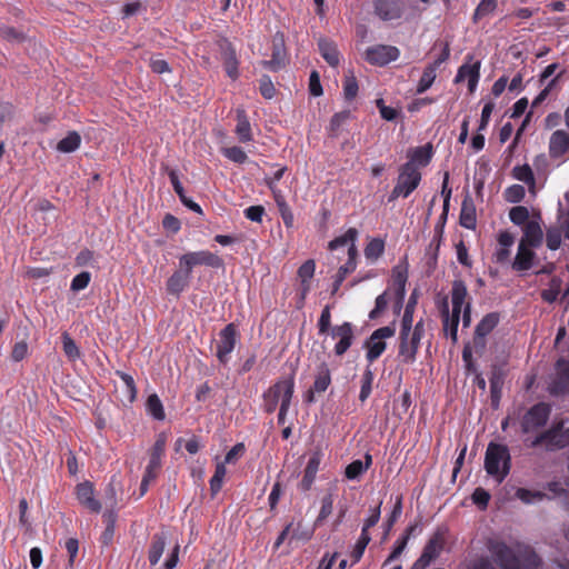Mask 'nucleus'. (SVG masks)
Segmentation results:
<instances>
[{
	"mask_svg": "<svg viewBox=\"0 0 569 569\" xmlns=\"http://www.w3.org/2000/svg\"><path fill=\"white\" fill-rule=\"evenodd\" d=\"M487 549L501 569H539L542 565L540 556L530 547L516 552L505 541L489 539Z\"/></svg>",
	"mask_w": 569,
	"mask_h": 569,
	"instance_id": "1",
	"label": "nucleus"
},
{
	"mask_svg": "<svg viewBox=\"0 0 569 569\" xmlns=\"http://www.w3.org/2000/svg\"><path fill=\"white\" fill-rule=\"evenodd\" d=\"M511 469V456L506 445L489 442L485 455V470L502 482Z\"/></svg>",
	"mask_w": 569,
	"mask_h": 569,
	"instance_id": "2",
	"label": "nucleus"
},
{
	"mask_svg": "<svg viewBox=\"0 0 569 569\" xmlns=\"http://www.w3.org/2000/svg\"><path fill=\"white\" fill-rule=\"evenodd\" d=\"M295 392V376L281 378L262 393V408L266 413L276 411L279 403L291 405Z\"/></svg>",
	"mask_w": 569,
	"mask_h": 569,
	"instance_id": "3",
	"label": "nucleus"
},
{
	"mask_svg": "<svg viewBox=\"0 0 569 569\" xmlns=\"http://www.w3.org/2000/svg\"><path fill=\"white\" fill-rule=\"evenodd\" d=\"M551 406L547 402H538L530 407L520 420V428L523 435L543 428L551 415Z\"/></svg>",
	"mask_w": 569,
	"mask_h": 569,
	"instance_id": "4",
	"label": "nucleus"
},
{
	"mask_svg": "<svg viewBox=\"0 0 569 569\" xmlns=\"http://www.w3.org/2000/svg\"><path fill=\"white\" fill-rule=\"evenodd\" d=\"M396 333L395 323L376 329L365 342L366 359L369 366L373 363L386 351V339Z\"/></svg>",
	"mask_w": 569,
	"mask_h": 569,
	"instance_id": "5",
	"label": "nucleus"
},
{
	"mask_svg": "<svg viewBox=\"0 0 569 569\" xmlns=\"http://www.w3.org/2000/svg\"><path fill=\"white\" fill-rule=\"evenodd\" d=\"M198 266H206L214 269L224 267L223 259L209 250L189 251L179 258V267L192 271Z\"/></svg>",
	"mask_w": 569,
	"mask_h": 569,
	"instance_id": "6",
	"label": "nucleus"
},
{
	"mask_svg": "<svg viewBox=\"0 0 569 569\" xmlns=\"http://www.w3.org/2000/svg\"><path fill=\"white\" fill-rule=\"evenodd\" d=\"M563 421L555 422L550 428L538 433L533 439H526V446L530 449L545 447L547 451L559 450V439L563 435Z\"/></svg>",
	"mask_w": 569,
	"mask_h": 569,
	"instance_id": "7",
	"label": "nucleus"
},
{
	"mask_svg": "<svg viewBox=\"0 0 569 569\" xmlns=\"http://www.w3.org/2000/svg\"><path fill=\"white\" fill-rule=\"evenodd\" d=\"M239 340V331L234 323H228L220 332L216 347V357L220 363L227 365L230 355Z\"/></svg>",
	"mask_w": 569,
	"mask_h": 569,
	"instance_id": "8",
	"label": "nucleus"
},
{
	"mask_svg": "<svg viewBox=\"0 0 569 569\" xmlns=\"http://www.w3.org/2000/svg\"><path fill=\"white\" fill-rule=\"evenodd\" d=\"M400 57V50L395 46L376 44L366 50V60L372 66L383 67Z\"/></svg>",
	"mask_w": 569,
	"mask_h": 569,
	"instance_id": "9",
	"label": "nucleus"
},
{
	"mask_svg": "<svg viewBox=\"0 0 569 569\" xmlns=\"http://www.w3.org/2000/svg\"><path fill=\"white\" fill-rule=\"evenodd\" d=\"M551 396L569 395V361L560 358L556 362V376L548 386Z\"/></svg>",
	"mask_w": 569,
	"mask_h": 569,
	"instance_id": "10",
	"label": "nucleus"
},
{
	"mask_svg": "<svg viewBox=\"0 0 569 569\" xmlns=\"http://www.w3.org/2000/svg\"><path fill=\"white\" fill-rule=\"evenodd\" d=\"M330 336L337 339L335 353L338 357L343 356L352 346L355 340V326L351 322H343L331 328Z\"/></svg>",
	"mask_w": 569,
	"mask_h": 569,
	"instance_id": "11",
	"label": "nucleus"
},
{
	"mask_svg": "<svg viewBox=\"0 0 569 569\" xmlns=\"http://www.w3.org/2000/svg\"><path fill=\"white\" fill-rule=\"evenodd\" d=\"M446 536L447 530L438 528L429 538L419 557L425 562V565L429 566L433 560H436L440 556L447 543Z\"/></svg>",
	"mask_w": 569,
	"mask_h": 569,
	"instance_id": "12",
	"label": "nucleus"
},
{
	"mask_svg": "<svg viewBox=\"0 0 569 569\" xmlns=\"http://www.w3.org/2000/svg\"><path fill=\"white\" fill-rule=\"evenodd\" d=\"M287 51L282 33H277L272 39V53L270 60H262L260 64L269 71L277 72L286 67Z\"/></svg>",
	"mask_w": 569,
	"mask_h": 569,
	"instance_id": "13",
	"label": "nucleus"
},
{
	"mask_svg": "<svg viewBox=\"0 0 569 569\" xmlns=\"http://www.w3.org/2000/svg\"><path fill=\"white\" fill-rule=\"evenodd\" d=\"M375 14L382 21L398 20L405 11L403 0H372Z\"/></svg>",
	"mask_w": 569,
	"mask_h": 569,
	"instance_id": "14",
	"label": "nucleus"
},
{
	"mask_svg": "<svg viewBox=\"0 0 569 569\" xmlns=\"http://www.w3.org/2000/svg\"><path fill=\"white\" fill-rule=\"evenodd\" d=\"M421 338L409 333L399 335L398 357L401 362L412 365L417 359Z\"/></svg>",
	"mask_w": 569,
	"mask_h": 569,
	"instance_id": "15",
	"label": "nucleus"
},
{
	"mask_svg": "<svg viewBox=\"0 0 569 569\" xmlns=\"http://www.w3.org/2000/svg\"><path fill=\"white\" fill-rule=\"evenodd\" d=\"M421 173L418 168H413L411 163H405L399 169L397 184L409 197L419 186Z\"/></svg>",
	"mask_w": 569,
	"mask_h": 569,
	"instance_id": "16",
	"label": "nucleus"
},
{
	"mask_svg": "<svg viewBox=\"0 0 569 569\" xmlns=\"http://www.w3.org/2000/svg\"><path fill=\"white\" fill-rule=\"evenodd\" d=\"M167 445V435L161 432L158 435L151 450L149 462L144 472L158 477L161 469V459L164 456Z\"/></svg>",
	"mask_w": 569,
	"mask_h": 569,
	"instance_id": "17",
	"label": "nucleus"
},
{
	"mask_svg": "<svg viewBox=\"0 0 569 569\" xmlns=\"http://www.w3.org/2000/svg\"><path fill=\"white\" fill-rule=\"evenodd\" d=\"M191 273L187 269L179 267L167 280L166 289L171 296L179 297L190 283Z\"/></svg>",
	"mask_w": 569,
	"mask_h": 569,
	"instance_id": "18",
	"label": "nucleus"
},
{
	"mask_svg": "<svg viewBox=\"0 0 569 569\" xmlns=\"http://www.w3.org/2000/svg\"><path fill=\"white\" fill-rule=\"evenodd\" d=\"M76 496L79 502L90 511L98 513L101 510V503L94 498V487L91 482L78 483Z\"/></svg>",
	"mask_w": 569,
	"mask_h": 569,
	"instance_id": "19",
	"label": "nucleus"
},
{
	"mask_svg": "<svg viewBox=\"0 0 569 569\" xmlns=\"http://www.w3.org/2000/svg\"><path fill=\"white\" fill-rule=\"evenodd\" d=\"M569 151V132L559 129L552 132L549 141V154L552 159L561 158Z\"/></svg>",
	"mask_w": 569,
	"mask_h": 569,
	"instance_id": "20",
	"label": "nucleus"
},
{
	"mask_svg": "<svg viewBox=\"0 0 569 569\" xmlns=\"http://www.w3.org/2000/svg\"><path fill=\"white\" fill-rule=\"evenodd\" d=\"M523 236L520 240L521 243L538 248L543 240V232L539 221L530 220L522 228Z\"/></svg>",
	"mask_w": 569,
	"mask_h": 569,
	"instance_id": "21",
	"label": "nucleus"
},
{
	"mask_svg": "<svg viewBox=\"0 0 569 569\" xmlns=\"http://www.w3.org/2000/svg\"><path fill=\"white\" fill-rule=\"evenodd\" d=\"M459 223L466 229H469V230L476 229V226H477L476 207H475L472 198L469 194H467L461 202Z\"/></svg>",
	"mask_w": 569,
	"mask_h": 569,
	"instance_id": "22",
	"label": "nucleus"
},
{
	"mask_svg": "<svg viewBox=\"0 0 569 569\" xmlns=\"http://www.w3.org/2000/svg\"><path fill=\"white\" fill-rule=\"evenodd\" d=\"M432 156H433L432 144L426 143L425 146L417 147L415 149H411L408 152L409 160L407 163H411L413 166V168H418V169H419V167H427L430 163Z\"/></svg>",
	"mask_w": 569,
	"mask_h": 569,
	"instance_id": "23",
	"label": "nucleus"
},
{
	"mask_svg": "<svg viewBox=\"0 0 569 569\" xmlns=\"http://www.w3.org/2000/svg\"><path fill=\"white\" fill-rule=\"evenodd\" d=\"M221 56H222V64H223L227 76L231 80H237L239 78V60H238L237 52H236L234 48L230 43H228L222 49Z\"/></svg>",
	"mask_w": 569,
	"mask_h": 569,
	"instance_id": "24",
	"label": "nucleus"
},
{
	"mask_svg": "<svg viewBox=\"0 0 569 569\" xmlns=\"http://www.w3.org/2000/svg\"><path fill=\"white\" fill-rule=\"evenodd\" d=\"M505 371L502 368L493 366L491 370V375L489 378L490 382V396H491V403L493 407H497L499 405L502 388L505 383Z\"/></svg>",
	"mask_w": 569,
	"mask_h": 569,
	"instance_id": "25",
	"label": "nucleus"
},
{
	"mask_svg": "<svg viewBox=\"0 0 569 569\" xmlns=\"http://www.w3.org/2000/svg\"><path fill=\"white\" fill-rule=\"evenodd\" d=\"M168 176H169L170 182L172 184V188H173L174 192L178 194L180 201L187 208L192 210L193 212L202 214L201 207L197 202H194L192 199H190V198H188L186 196L184 189H183V187H182V184H181V182L179 180L177 171L173 170V169H169L168 170Z\"/></svg>",
	"mask_w": 569,
	"mask_h": 569,
	"instance_id": "26",
	"label": "nucleus"
},
{
	"mask_svg": "<svg viewBox=\"0 0 569 569\" xmlns=\"http://www.w3.org/2000/svg\"><path fill=\"white\" fill-rule=\"evenodd\" d=\"M320 462H321V455L319 452H315L309 458L306 469H305V472H303V477L300 481V488L303 491H308L311 489V487L315 482L317 472L319 470Z\"/></svg>",
	"mask_w": 569,
	"mask_h": 569,
	"instance_id": "27",
	"label": "nucleus"
},
{
	"mask_svg": "<svg viewBox=\"0 0 569 569\" xmlns=\"http://www.w3.org/2000/svg\"><path fill=\"white\" fill-rule=\"evenodd\" d=\"M531 248V246L519 242L518 252L512 262V269L517 271H527L532 267L536 253Z\"/></svg>",
	"mask_w": 569,
	"mask_h": 569,
	"instance_id": "28",
	"label": "nucleus"
},
{
	"mask_svg": "<svg viewBox=\"0 0 569 569\" xmlns=\"http://www.w3.org/2000/svg\"><path fill=\"white\" fill-rule=\"evenodd\" d=\"M237 126L234 132L240 142L247 143L252 141L251 124L244 109L239 108L236 111Z\"/></svg>",
	"mask_w": 569,
	"mask_h": 569,
	"instance_id": "29",
	"label": "nucleus"
},
{
	"mask_svg": "<svg viewBox=\"0 0 569 569\" xmlns=\"http://www.w3.org/2000/svg\"><path fill=\"white\" fill-rule=\"evenodd\" d=\"M318 49L321 57L331 67H337L340 62V53L336 43L328 38H320L318 41Z\"/></svg>",
	"mask_w": 569,
	"mask_h": 569,
	"instance_id": "30",
	"label": "nucleus"
},
{
	"mask_svg": "<svg viewBox=\"0 0 569 569\" xmlns=\"http://www.w3.org/2000/svg\"><path fill=\"white\" fill-rule=\"evenodd\" d=\"M468 296L467 286L462 280H455L451 288V302L452 312L461 315L462 309L466 306V298Z\"/></svg>",
	"mask_w": 569,
	"mask_h": 569,
	"instance_id": "31",
	"label": "nucleus"
},
{
	"mask_svg": "<svg viewBox=\"0 0 569 569\" xmlns=\"http://www.w3.org/2000/svg\"><path fill=\"white\" fill-rule=\"evenodd\" d=\"M441 317L446 335H448L452 342L456 343L458 341V326L460 321V315H456L453 312L450 315L448 305L445 302L441 310Z\"/></svg>",
	"mask_w": 569,
	"mask_h": 569,
	"instance_id": "32",
	"label": "nucleus"
},
{
	"mask_svg": "<svg viewBox=\"0 0 569 569\" xmlns=\"http://www.w3.org/2000/svg\"><path fill=\"white\" fill-rule=\"evenodd\" d=\"M166 548V536L163 533H154L152 536L149 549L148 560L151 566H156L161 559Z\"/></svg>",
	"mask_w": 569,
	"mask_h": 569,
	"instance_id": "33",
	"label": "nucleus"
},
{
	"mask_svg": "<svg viewBox=\"0 0 569 569\" xmlns=\"http://www.w3.org/2000/svg\"><path fill=\"white\" fill-rule=\"evenodd\" d=\"M331 383V372L326 362H321L317 368V373L315 377L313 385L311 388L317 391V393L325 392Z\"/></svg>",
	"mask_w": 569,
	"mask_h": 569,
	"instance_id": "34",
	"label": "nucleus"
},
{
	"mask_svg": "<svg viewBox=\"0 0 569 569\" xmlns=\"http://www.w3.org/2000/svg\"><path fill=\"white\" fill-rule=\"evenodd\" d=\"M392 282L395 287V295L398 303V309H400L406 293L407 272L393 269Z\"/></svg>",
	"mask_w": 569,
	"mask_h": 569,
	"instance_id": "35",
	"label": "nucleus"
},
{
	"mask_svg": "<svg viewBox=\"0 0 569 569\" xmlns=\"http://www.w3.org/2000/svg\"><path fill=\"white\" fill-rule=\"evenodd\" d=\"M351 119V112L349 110H343L335 113L331 117L330 124L328 128V134L331 138H338L343 124L347 123L348 120Z\"/></svg>",
	"mask_w": 569,
	"mask_h": 569,
	"instance_id": "36",
	"label": "nucleus"
},
{
	"mask_svg": "<svg viewBox=\"0 0 569 569\" xmlns=\"http://www.w3.org/2000/svg\"><path fill=\"white\" fill-rule=\"evenodd\" d=\"M500 315L498 312L487 313L476 326L475 332L478 336H488L499 323Z\"/></svg>",
	"mask_w": 569,
	"mask_h": 569,
	"instance_id": "37",
	"label": "nucleus"
},
{
	"mask_svg": "<svg viewBox=\"0 0 569 569\" xmlns=\"http://www.w3.org/2000/svg\"><path fill=\"white\" fill-rule=\"evenodd\" d=\"M511 173L515 179L525 182L529 187V190L533 191L535 186H536V180H535L533 171L528 163L513 167Z\"/></svg>",
	"mask_w": 569,
	"mask_h": 569,
	"instance_id": "38",
	"label": "nucleus"
},
{
	"mask_svg": "<svg viewBox=\"0 0 569 569\" xmlns=\"http://www.w3.org/2000/svg\"><path fill=\"white\" fill-rule=\"evenodd\" d=\"M437 68L432 64H428L422 72L421 78L418 81L416 93L421 94L426 92L435 82L437 78Z\"/></svg>",
	"mask_w": 569,
	"mask_h": 569,
	"instance_id": "39",
	"label": "nucleus"
},
{
	"mask_svg": "<svg viewBox=\"0 0 569 569\" xmlns=\"http://www.w3.org/2000/svg\"><path fill=\"white\" fill-rule=\"evenodd\" d=\"M80 134L77 131H70L58 142L57 150L63 153H70L76 151L80 147Z\"/></svg>",
	"mask_w": 569,
	"mask_h": 569,
	"instance_id": "40",
	"label": "nucleus"
},
{
	"mask_svg": "<svg viewBox=\"0 0 569 569\" xmlns=\"http://www.w3.org/2000/svg\"><path fill=\"white\" fill-rule=\"evenodd\" d=\"M375 380V373L371 370L370 366H367L361 376V386L359 392V400L365 402L371 395L372 385Z\"/></svg>",
	"mask_w": 569,
	"mask_h": 569,
	"instance_id": "41",
	"label": "nucleus"
},
{
	"mask_svg": "<svg viewBox=\"0 0 569 569\" xmlns=\"http://www.w3.org/2000/svg\"><path fill=\"white\" fill-rule=\"evenodd\" d=\"M146 408L153 419L161 421L166 418L162 402L157 393H152L147 398Z\"/></svg>",
	"mask_w": 569,
	"mask_h": 569,
	"instance_id": "42",
	"label": "nucleus"
},
{
	"mask_svg": "<svg viewBox=\"0 0 569 569\" xmlns=\"http://www.w3.org/2000/svg\"><path fill=\"white\" fill-rule=\"evenodd\" d=\"M357 257H358V250L356 248V244L349 246L348 260L343 266H341L338 269L336 276H338L339 278L345 280L349 273L353 272L357 267Z\"/></svg>",
	"mask_w": 569,
	"mask_h": 569,
	"instance_id": "43",
	"label": "nucleus"
},
{
	"mask_svg": "<svg viewBox=\"0 0 569 569\" xmlns=\"http://www.w3.org/2000/svg\"><path fill=\"white\" fill-rule=\"evenodd\" d=\"M333 510V495L331 492L326 493L321 498V507L318 517L315 520L313 527L317 528L323 523V521L332 513Z\"/></svg>",
	"mask_w": 569,
	"mask_h": 569,
	"instance_id": "44",
	"label": "nucleus"
},
{
	"mask_svg": "<svg viewBox=\"0 0 569 569\" xmlns=\"http://www.w3.org/2000/svg\"><path fill=\"white\" fill-rule=\"evenodd\" d=\"M273 200L279 209V213L282 218V221H283L286 228H288V229L292 228L293 222H295V217H293V213H292L289 204L287 203L284 194H277V199H273Z\"/></svg>",
	"mask_w": 569,
	"mask_h": 569,
	"instance_id": "45",
	"label": "nucleus"
},
{
	"mask_svg": "<svg viewBox=\"0 0 569 569\" xmlns=\"http://www.w3.org/2000/svg\"><path fill=\"white\" fill-rule=\"evenodd\" d=\"M363 252L367 260L376 261L385 252V241L380 238L371 239L367 243Z\"/></svg>",
	"mask_w": 569,
	"mask_h": 569,
	"instance_id": "46",
	"label": "nucleus"
},
{
	"mask_svg": "<svg viewBox=\"0 0 569 569\" xmlns=\"http://www.w3.org/2000/svg\"><path fill=\"white\" fill-rule=\"evenodd\" d=\"M358 237V230L356 228H349L345 234L339 236L331 240L328 244L329 250L333 251L340 247H345L348 243L355 244V241Z\"/></svg>",
	"mask_w": 569,
	"mask_h": 569,
	"instance_id": "47",
	"label": "nucleus"
},
{
	"mask_svg": "<svg viewBox=\"0 0 569 569\" xmlns=\"http://www.w3.org/2000/svg\"><path fill=\"white\" fill-rule=\"evenodd\" d=\"M516 497L521 500L523 503L530 505L537 501H541L548 496L539 490H529L526 488H518L516 490Z\"/></svg>",
	"mask_w": 569,
	"mask_h": 569,
	"instance_id": "48",
	"label": "nucleus"
},
{
	"mask_svg": "<svg viewBox=\"0 0 569 569\" xmlns=\"http://www.w3.org/2000/svg\"><path fill=\"white\" fill-rule=\"evenodd\" d=\"M370 541H371L370 533L361 531L360 537L358 538V540L351 551L352 565L360 561V559L362 558L365 550Z\"/></svg>",
	"mask_w": 569,
	"mask_h": 569,
	"instance_id": "49",
	"label": "nucleus"
},
{
	"mask_svg": "<svg viewBox=\"0 0 569 569\" xmlns=\"http://www.w3.org/2000/svg\"><path fill=\"white\" fill-rule=\"evenodd\" d=\"M480 61H476L473 64L463 63L459 67L458 72L455 78V82H461L465 79H470L473 76H480Z\"/></svg>",
	"mask_w": 569,
	"mask_h": 569,
	"instance_id": "50",
	"label": "nucleus"
},
{
	"mask_svg": "<svg viewBox=\"0 0 569 569\" xmlns=\"http://www.w3.org/2000/svg\"><path fill=\"white\" fill-rule=\"evenodd\" d=\"M116 376H118L123 381L126 387L127 399L130 403H132L137 399L138 393L133 377L121 370H117Z\"/></svg>",
	"mask_w": 569,
	"mask_h": 569,
	"instance_id": "51",
	"label": "nucleus"
},
{
	"mask_svg": "<svg viewBox=\"0 0 569 569\" xmlns=\"http://www.w3.org/2000/svg\"><path fill=\"white\" fill-rule=\"evenodd\" d=\"M497 8V0H481L477 6L472 20L475 23L483 19L485 17L491 14Z\"/></svg>",
	"mask_w": 569,
	"mask_h": 569,
	"instance_id": "52",
	"label": "nucleus"
},
{
	"mask_svg": "<svg viewBox=\"0 0 569 569\" xmlns=\"http://www.w3.org/2000/svg\"><path fill=\"white\" fill-rule=\"evenodd\" d=\"M226 473L227 469L224 463H217L214 473L210 479V491L212 496H216L221 490Z\"/></svg>",
	"mask_w": 569,
	"mask_h": 569,
	"instance_id": "53",
	"label": "nucleus"
},
{
	"mask_svg": "<svg viewBox=\"0 0 569 569\" xmlns=\"http://www.w3.org/2000/svg\"><path fill=\"white\" fill-rule=\"evenodd\" d=\"M286 171V166L280 167L271 177H266L263 179V182L270 189L273 199H277V194H283V192L278 188L277 182L282 179Z\"/></svg>",
	"mask_w": 569,
	"mask_h": 569,
	"instance_id": "54",
	"label": "nucleus"
},
{
	"mask_svg": "<svg viewBox=\"0 0 569 569\" xmlns=\"http://www.w3.org/2000/svg\"><path fill=\"white\" fill-rule=\"evenodd\" d=\"M313 528L305 527L302 520H299L297 523L293 522V527L290 531L291 540L309 541L313 536Z\"/></svg>",
	"mask_w": 569,
	"mask_h": 569,
	"instance_id": "55",
	"label": "nucleus"
},
{
	"mask_svg": "<svg viewBox=\"0 0 569 569\" xmlns=\"http://www.w3.org/2000/svg\"><path fill=\"white\" fill-rule=\"evenodd\" d=\"M503 196L507 202L518 203L525 198L526 190L521 184H512L505 190Z\"/></svg>",
	"mask_w": 569,
	"mask_h": 569,
	"instance_id": "56",
	"label": "nucleus"
},
{
	"mask_svg": "<svg viewBox=\"0 0 569 569\" xmlns=\"http://www.w3.org/2000/svg\"><path fill=\"white\" fill-rule=\"evenodd\" d=\"M509 218L517 226H525L529 220V210L523 206H517L510 209Z\"/></svg>",
	"mask_w": 569,
	"mask_h": 569,
	"instance_id": "57",
	"label": "nucleus"
},
{
	"mask_svg": "<svg viewBox=\"0 0 569 569\" xmlns=\"http://www.w3.org/2000/svg\"><path fill=\"white\" fill-rule=\"evenodd\" d=\"M222 153L227 159L238 164H242L248 160V156L244 150L237 146L224 148Z\"/></svg>",
	"mask_w": 569,
	"mask_h": 569,
	"instance_id": "58",
	"label": "nucleus"
},
{
	"mask_svg": "<svg viewBox=\"0 0 569 569\" xmlns=\"http://www.w3.org/2000/svg\"><path fill=\"white\" fill-rule=\"evenodd\" d=\"M343 94L346 100H352L358 94V82L352 72L345 76Z\"/></svg>",
	"mask_w": 569,
	"mask_h": 569,
	"instance_id": "59",
	"label": "nucleus"
},
{
	"mask_svg": "<svg viewBox=\"0 0 569 569\" xmlns=\"http://www.w3.org/2000/svg\"><path fill=\"white\" fill-rule=\"evenodd\" d=\"M62 347L64 355L70 360H76L80 358V350L78 346L76 345L74 340L66 332L62 335Z\"/></svg>",
	"mask_w": 569,
	"mask_h": 569,
	"instance_id": "60",
	"label": "nucleus"
},
{
	"mask_svg": "<svg viewBox=\"0 0 569 569\" xmlns=\"http://www.w3.org/2000/svg\"><path fill=\"white\" fill-rule=\"evenodd\" d=\"M0 37L10 42H22L26 40L24 33L13 27H0Z\"/></svg>",
	"mask_w": 569,
	"mask_h": 569,
	"instance_id": "61",
	"label": "nucleus"
},
{
	"mask_svg": "<svg viewBox=\"0 0 569 569\" xmlns=\"http://www.w3.org/2000/svg\"><path fill=\"white\" fill-rule=\"evenodd\" d=\"M91 281V273L88 271H82L78 273L72 280L70 284V289L74 292L86 289Z\"/></svg>",
	"mask_w": 569,
	"mask_h": 569,
	"instance_id": "62",
	"label": "nucleus"
},
{
	"mask_svg": "<svg viewBox=\"0 0 569 569\" xmlns=\"http://www.w3.org/2000/svg\"><path fill=\"white\" fill-rule=\"evenodd\" d=\"M259 91L264 99H272L276 96V88L269 76L264 74L259 80Z\"/></svg>",
	"mask_w": 569,
	"mask_h": 569,
	"instance_id": "63",
	"label": "nucleus"
},
{
	"mask_svg": "<svg viewBox=\"0 0 569 569\" xmlns=\"http://www.w3.org/2000/svg\"><path fill=\"white\" fill-rule=\"evenodd\" d=\"M365 472H366V466H362V461L353 460L346 467L345 476L349 480H355V479H358Z\"/></svg>",
	"mask_w": 569,
	"mask_h": 569,
	"instance_id": "64",
	"label": "nucleus"
}]
</instances>
